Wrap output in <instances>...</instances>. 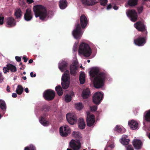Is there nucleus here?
<instances>
[{"mask_svg":"<svg viewBox=\"0 0 150 150\" xmlns=\"http://www.w3.org/2000/svg\"><path fill=\"white\" fill-rule=\"evenodd\" d=\"M113 8L115 10H116L118 9V7L116 6H114L113 7Z\"/></svg>","mask_w":150,"mask_h":150,"instance_id":"55","label":"nucleus"},{"mask_svg":"<svg viewBox=\"0 0 150 150\" xmlns=\"http://www.w3.org/2000/svg\"><path fill=\"white\" fill-rule=\"evenodd\" d=\"M33 11L36 18L39 17L42 20H46L49 18L45 8L43 6L38 5L34 6Z\"/></svg>","mask_w":150,"mask_h":150,"instance_id":"2","label":"nucleus"},{"mask_svg":"<svg viewBox=\"0 0 150 150\" xmlns=\"http://www.w3.org/2000/svg\"><path fill=\"white\" fill-rule=\"evenodd\" d=\"M24 150H36V149L33 145L30 144L25 147Z\"/></svg>","mask_w":150,"mask_h":150,"instance_id":"39","label":"nucleus"},{"mask_svg":"<svg viewBox=\"0 0 150 150\" xmlns=\"http://www.w3.org/2000/svg\"><path fill=\"white\" fill-rule=\"evenodd\" d=\"M134 43L137 45L141 46H143L146 43L145 38L139 37L134 40Z\"/></svg>","mask_w":150,"mask_h":150,"instance_id":"16","label":"nucleus"},{"mask_svg":"<svg viewBox=\"0 0 150 150\" xmlns=\"http://www.w3.org/2000/svg\"><path fill=\"white\" fill-rule=\"evenodd\" d=\"M90 95V90L88 88L83 90L82 96L84 99L88 98Z\"/></svg>","mask_w":150,"mask_h":150,"instance_id":"24","label":"nucleus"},{"mask_svg":"<svg viewBox=\"0 0 150 150\" xmlns=\"http://www.w3.org/2000/svg\"><path fill=\"white\" fill-rule=\"evenodd\" d=\"M86 122L87 125L89 127L93 126L95 123V117L94 116L87 112H86Z\"/></svg>","mask_w":150,"mask_h":150,"instance_id":"8","label":"nucleus"},{"mask_svg":"<svg viewBox=\"0 0 150 150\" xmlns=\"http://www.w3.org/2000/svg\"><path fill=\"white\" fill-rule=\"evenodd\" d=\"M78 52L79 55H83L85 57H88L92 53V50L88 44L82 42L79 45Z\"/></svg>","mask_w":150,"mask_h":150,"instance_id":"3","label":"nucleus"},{"mask_svg":"<svg viewBox=\"0 0 150 150\" xmlns=\"http://www.w3.org/2000/svg\"><path fill=\"white\" fill-rule=\"evenodd\" d=\"M111 5L110 4H109L108 5L107 7V10H109L111 8Z\"/></svg>","mask_w":150,"mask_h":150,"instance_id":"51","label":"nucleus"},{"mask_svg":"<svg viewBox=\"0 0 150 150\" xmlns=\"http://www.w3.org/2000/svg\"><path fill=\"white\" fill-rule=\"evenodd\" d=\"M70 128L67 125L62 126L59 128L60 134L62 137L67 136L70 133Z\"/></svg>","mask_w":150,"mask_h":150,"instance_id":"11","label":"nucleus"},{"mask_svg":"<svg viewBox=\"0 0 150 150\" xmlns=\"http://www.w3.org/2000/svg\"><path fill=\"white\" fill-rule=\"evenodd\" d=\"M43 96L45 99L50 100L54 99L55 94L54 91L51 90H47L44 92Z\"/></svg>","mask_w":150,"mask_h":150,"instance_id":"9","label":"nucleus"},{"mask_svg":"<svg viewBox=\"0 0 150 150\" xmlns=\"http://www.w3.org/2000/svg\"><path fill=\"white\" fill-rule=\"evenodd\" d=\"M12 96L13 98H16L17 96V94L16 93H13Z\"/></svg>","mask_w":150,"mask_h":150,"instance_id":"52","label":"nucleus"},{"mask_svg":"<svg viewBox=\"0 0 150 150\" xmlns=\"http://www.w3.org/2000/svg\"><path fill=\"white\" fill-rule=\"evenodd\" d=\"M126 148L127 150H134L133 147L131 145H129Z\"/></svg>","mask_w":150,"mask_h":150,"instance_id":"47","label":"nucleus"},{"mask_svg":"<svg viewBox=\"0 0 150 150\" xmlns=\"http://www.w3.org/2000/svg\"><path fill=\"white\" fill-rule=\"evenodd\" d=\"M134 27L139 31H143L146 30V27L143 23L141 22H137L134 25Z\"/></svg>","mask_w":150,"mask_h":150,"instance_id":"15","label":"nucleus"},{"mask_svg":"<svg viewBox=\"0 0 150 150\" xmlns=\"http://www.w3.org/2000/svg\"><path fill=\"white\" fill-rule=\"evenodd\" d=\"M4 18L3 16H0V25H2L4 23Z\"/></svg>","mask_w":150,"mask_h":150,"instance_id":"44","label":"nucleus"},{"mask_svg":"<svg viewBox=\"0 0 150 150\" xmlns=\"http://www.w3.org/2000/svg\"><path fill=\"white\" fill-rule=\"evenodd\" d=\"M66 119L68 122L71 125H73L75 123L77 119L74 113H68L66 115Z\"/></svg>","mask_w":150,"mask_h":150,"instance_id":"13","label":"nucleus"},{"mask_svg":"<svg viewBox=\"0 0 150 150\" xmlns=\"http://www.w3.org/2000/svg\"><path fill=\"white\" fill-rule=\"evenodd\" d=\"M137 1L138 0H129L127 4L129 6H133L137 4Z\"/></svg>","mask_w":150,"mask_h":150,"instance_id":"37","label":"nucleus"},{"mask_svg":"<svg viewBox=\"0 0 150 150\" xmlns=\"http://www.w3.org/2000/svg\"><path fill=\"white\" fill-rule=\"evenodd\" d=\"M23 59H24V62H26L28 60V59L25 56H23Z\"/></svg>","mask_w":150,"mask_h":150,"instance_id":"49","label":"nucleus"},{"mask_svg":"<svg viewBox=\"0 0 150 150\" xmlns=\"http://www.w3.org/2000/svg\"><path fill=\"white\" fill-rule=\"evenodd\" d=\"M55 90L59 96H61L63 93L62 88L60 86H58L56 87Z\"/></svg>","mask_w":150,"mask_h":150,"instance_id":"31","label":"nucleus"},{"mask_svg":"<svg viewBox=\"0 0 150 150\" xmlns=\"http://www.w3.org/2000/svg\"><path fill=\"white\" fill-rule=\"evenodd\" d=\"M26 1L29 4H31L33 2V0H26Z\"/></svg>","mask_w":150,"mask_h":150,"instance_id":"54","label":"nucleus"},{"mask_svg":"<svg viewBox=\"0 0 150 150\" xmlns=\"http://www.w3.org/2000/svg\"><path fill=\"white\" fill-rule=\"evenodd\" d=\"M6 67L9 70H10L12 72H14L16 71V68L15 66L10 64H8Z\"/></svg>","mask_w":150,"mask_h":150,"instance_id":"33","label":"nucleus"},{"mask_svg":"<svg viewBox=\"0 0 150 150\" xmlns=\"http://www.w3.org/2000/svg\"><path fill=\"white\" fill-rule=\"evenodd\" d=\"M67 150H72L71 149H67Z\"/></svg>","mask_w":150,"mask_h":150,"instance_id":"64","label":"nucleus"},{"mask_svg":"<svg viewBox=\"0 0 150 150\" xmlns=\"http://www.w3.org/2000/svg\"><path fill=\"white\" fill-rule=\"evenodd\" d=\"M6 91L8 92H10V87H9V86L8 85L7 86Z\"/></svg>","mask_w":150,"mask_h":150,"instance_id":"53","label":"nucleus"},{"mask_svg":"<svg viewBox=\"0 0 150 150\" xmlns=\"http://www.w3.org/2000/svg\"><path fill=\"white\" fill-rule=\"evenodd\" d=\"M74 59L72 64L70 67V72L71 74L73 76H75L79 72V63L77 61L76 55L74 58Z\"/></svg>","mask_w":150,"mask_h":150,"instance_id":"5","label":"nucleus"},{"mask_svg":"<svg viewBox=\"0 0 150 150\" xmlns=\"http://www.w3.org/2000/svg\"><path fill=\"white\" fill-rule=\"evenodd\" d=\"M126 13L127 17L133 22L136 21L137 19V12L133 10H129L126 11Z\"/></svg>","mask_w":150,"mask_h":150,"instance_id":"10","label":"nucleus"},{"mask_svg":"<svg viewBox=\"0 0 150 150\" xmlns=\"http://www.w3.org/2000/svg\"><path fill=\"white\" fill-rule=\"evenodd\" d=\"M15 59L18 62H20L21 60V58L19 57L16 56L15 57Z\"/></svg>","mask_w":150,"mask_h":150,"instance_id":"48","label":"nucleus"},{"mask_svg":"<svg viewBox=\"0 0 150 150\" xmlns=\"http://www.w3.org/2000/svg\"><path fill=\"white\" fill-rule=\"evenodd\" d=\"M80 68H83L82 67V64H81V66H80Z\"/></svg>","mask_w":150,"mask_h":150,"instance_id":"63","label":"nucleus"},{"mask_svg":"<svg viewBox=\"0 0 150 150\" xmlns=\"http://www.w3.org/2000/svg\"><path fill=\"white\" fill-rule=\"evenodd\" d=\"M30 76L31 77H35L36 76V74H33V72H30Z\"/></svg>","mask_w":150,"mask_h":150,"instance_id":"50","label":"nucleus"},{"mask_svg":"<svg viewBox=\"0 0 150 150\" xmlns=\"http://www.w3.org/2000/svg\"><path fill=\"white\" fill-rule=\"evenodd\" d=\"M72 136L76 139V141L79 140L81 141V134L79 132H73L72 133Z\"/></svg>","mask_w":150,"mask_h":150,"instance_id":"27","label":"nucleus"},{"mask_svg":"<svg viewBox=\"0 0 150 150\" xmlns=\"http://www.w3.org/2000/svg\"><path fill=\"white\" fill-rule=\"evenodd\" d=\"M28 62L29 63H32L33 62V60L30 59L29 61Z\"/></svg>","mask_w":150,"mask_h":150,"instance_id":"58","label":"nucleus"},{"mask_svg":"<svg viewBox=\"0 0 150 150\" xmlns=\"http://www.w3.org/2000/svg\"><path fill=\"white\" fill-rule=\"evenodd\" d=\"M133 144L137 149H139L141 148L142 143L141 141L138 139H134L132 142Z\"/></svg>","mask_w":150,"mask_h":150,"instance_id":"22","label":"nucleus"},{"mask_svg":"<svg viewBox=\"0 0 150 150\" xmlns=\"http://www.w3.org/2000/svg\"><path fill=\"white\" fill-rule=\"evenodd\" d=\"M68 63L65 61L62 60L59 62L58 67L59 70L62 72L64 71L67 69Z\"/></svg>","mask_w":150,"mask_h":150,"instance_id":"17","label":"nucleus"},{"mask_svg":"<svg viewBox=\"0 0 150 150\" xmlns=\"http://www.w3.org/2000/svg\"><path fill=\"white\" fill-rule=\"evenodd\" d=\"M87 62H88V63H89V62H90V60H87Z\"/></svg>","mask_w":150,"mask_h":150,"instance_id":"62","label":"nucleus"},{"mask_svg":"<svg viewBox=\"0 0 150 150\" xmlns=\"http://www.w3.org/2000/svg\"><path fill=\"white\" fill-rule=\"evenodd\" d=\"M79 43V42H75V43L74 44L73 48V52H76L77 51V47L78 45V44Z\"/></svg>","mask_w":150,"mask_h":150,"instance_id":"41","label":"nucleus"},{"mask_svg":"<svg viewBox=\"0 0 150 150\" xmlns=\"http://www.w3.org/2000/svg\"><path fill=\"white\" fill-rule=\"evenodd\" d=\"M22 12L19 8L16 9L15 12V15L17 18H20L22 16Z\"/></svg>","mask_w":150,"mask_h":150,"instance_id":"34","label":"nucleus"},{"mask_svg":"<svg viewBox=\"0 0 150 150\" xmlns=\"http://www.w3.org/2000/svg\"><path fill=\"white\" fill-rule=\"evenodd\" d=\"M61 84L63 88L64 89L67 88L69 86L70 78L69 71H67L62 75V77Z\"/></svg>","mask_w":150,"mask_h":150,"instance_id":"4","label":"nucleus"},{"mask_svg":"<svg viewBox=\"0 0 150 150\" xmlns=\"http://www.w3.org/2000/svg\"><path fill=\"white\" fill-rule=\"evenodd\" d=\"M86 126V124L83 119L82 118H80L78 121V127L81 129H83Z\"/></svg>","mask_w":150,"mask_h":150,"instance_id":"25","label":"nucleus"},{"mask_svg":"<svg viewBox=\"0 0 150 150\" xmlns=\"http://www.w3.org/2000/svg\"><path fill=\"white\" fill-rule=\"evenodd\" d=\"M24 18L25 20L27 21H30L32 18V16L30 9H28L26 10L24 15Z\"/></svg>","mask_w":150,"mask_h":150,"instance_id":"20","label":"nucleus"},{"mask_svg":"<svg viewBox=\"0 0 150 150\" xmlns=\"http://www.w3.org/2000/svg\"><path fill=\"white\" fill-rule=\"evenodd\" d=\"M39 120L40 123L44 126H47L49 124V122L45 120L44 116H41Z\"/></svg>","mask_w":150,"mask_h":150,"instance_id":"29","label":"nucleus"},{"mask_svg":"<svg viewBox=\"0 0 150 150\" xmlns=\"http://www.w3.org/2000/svg\"><path fill=\"white\" fill-rule=\"evenodd\" d=\"M25 91L27 93H28L29 92L28 88H25Z\"/></svg>","mask_w":150,"mask_h":150,"instance_id":"56","label":"nucleus"},{"mask_svg":"<svg viewBox=\"0 0 150 150\" xmlns=\"http://www.w3.org/2000/svg\"><path fill=\"white\" fill-rule=\"evenodd\" d=\"M75 107L78 110H80L83 108V106L81 103H77L75 104Z\"/></svg>","mask_w":150,"mask_h":150,"instance_id":"40","label":"nucleus"},{"mask_svg":"<svg viewBox=\"0 0 150 150\" xmlns=\"http://www.w3.org/2000/svg\"><path fill=\"white\" fill-rule=\"evenodd\" d=\"M84 5L86 6H92L96 4V0H81Z\"/></svg>","mask_w":150,"mask_h":150,"instance_id":"21","label":"nucleus"},{"mask_svg":"<svg viewBox=\"0 0 150 150\" xmlns=\"http://www.w3.org/2000/svg\"><path fill=\"white\" fill-rule=\"evenodd\" d=\"M23 79L24 80H25L26 79H27V78H26V76H24L23 77Z\"/></svg>","mask_w":150,"mask_h":150,"instance_id":"60","label":"nucleus"},{"mask_svg":"<svg viewBox=\"0 0 150 150\" xmlns=\"http://www.w3.org/2000/svg\"><path fill=\"white\" fill-rule=\"evenodd\" d=\"M79 80L81 84H83L85 81V74L84 72L81 71L80 73Z\"/></svg>","mask_w":150,"mask_h":150,"instance_id":"28","label":"nucleus"},{"mask_svg":"<svg viewBox=\"0 0 150 150\" xmlns=\"http://www.w3.org/2000/svg\"><path fill=\"white\" fill-rule=\"evenodd\" d=\"M23 74H24V75L25 74H26V72H25V71L23 72Z\"/></svg>","mask_w":150,"mask_h":150,"instance_id":"61","label":"nucleus"},{"mask_svg":"<svg viewBox=\"0 0 150 150\" xmlns=\"http://www.w3.org/2000/svg\"><path fill=\"white\" fill-rule=\"evenodd\" d=\"M147 135L148 137L149 138V139H150V133L148 134V133L147 132Z\"/></svg>","mask_w":150,"mask_h":150,"instance_id":"59","label":"nucleus"},{"mask_svg":"<svg viewBox=\"0 0 150 150\" xmlns=\"http://www.w3.org/2000/svg\"><path fill=\"white\" fill-rule=\"evenodd\" d=\"M127 136L125 135H122V138L120 140V142L124 145H127L128 144L130 140L127 139Z\"/></svg>","mask_w":150,"mask_h":150,"instance_id":"23","label":"nucleus"},{"mask_svg":"<svg viewBox=\"0 0 150 150\" xmlns=\"http://www.w3.org/2000/svg\"><path fill=\"white\" fill-rule=\"evenodd\" d=\"M80 142L81 141L79 140L76 141L72 139L70 142V146L73 150H80L81 146Z\"/></svg>","mask_w":150,"mask_h":150,"instance_id":"12","label":"nucleus"},{"mask_svg":"<svg viewBox=\"0 0 150 150\" xmlns=\"http://www.w3.org/2000/svg\"><path fill=\"white\" fill-rule=\"evenodd\" d=\"M23 91V88L21 85H18L17 86L16 92L18 95L21 94Z\"/></svg>","mask_w":150,"mask_h":150,"instance_id":"32","label":"nucleus"},{"mask_svg":"<svg viewBox=\"0 0 150 150\" xmlns=\"http://www.w3.org/2000/svg\"><path fill=\"white\" fill-rule=\"evenodd\" d=\"M74 95L73 92H72L71 93V95L68 94H67L65 97V100L66 102H69L71 100V98L72 96Z\"/></svg>","mask_w":150,"mask_h":150,"instance_id":"36","label":"nucleus"},{"mask_svg":"<svg viewBox=\"0 0 150 150\" xmlns=\"http://www.w3.org/2000/svg\"><path fill=\"white\" fill-rule=\"evenodd\" d=\"M80 22L82 28H85L87 24L88 19L84 15H82L81 16Z\"/></svg>","mask_w":150,"mask_h":150,"instance_id":"18","label":"nucleus"},{"mask_svg":"<svg viewBox=\"0 0 150 150\" xmlns=\"http://www.w3.org/2000/svg\"><path fill=\"white\" fill-rule=\"evenodd\" d=\"M103 93L100 92L96 93L93 97V101L94 103L99 104L103 98Z\"/></svg>","mask_w":150,"mask_h":150,"instance_id":"7","label":"nucleus"},{"mask_svg":"<svg viewBox=\"0 0 150 150\" xmlns=\"http://www.w3.org/2000/svg\"><path fill=\"white\" fill-rule=\"evenodd\" d=\"M128 125L132 130H136L139 129L138 124L135 120H132L129 121Z\"/></svg>","mask_w":150,"mask_h":150,"instance_id":"14","label":"nucleus"},{"mask_svg":"<svg viewBox=\"0 0 150 150\" xmlns=\"http://www.w3.org/2000/svg\"><path fill=\"white\" fill-rule=\"evenodd\" d=\"M145 113L144 117L145 120L148 122H150V110L146 111Z\"/></svg>","mask_w":150,"mask_h":150,"instance_id":"35","label":"nucleus"},{"mask_svg":"<svg viewBox=\"0 0 150 150\" xmlns=\"http://www.w3.org/2000/svg\"><path fill=\"white\" fill-rule=\"evenodd\" d=\"M67 4L66 0H60L59 1V6L61 9H65L67 6Z\"/></svg>","mask_w":150,"mask_h":150,"instance_id":"26","label":"nucleus"},{"mask_svg":"<svg viewBox=\"0 0 150 150\" xmlns=\"http://www.w3.org/2000/svg\"><path fill=\"white\" fill-rule=\"evenodd\" d=\"M4 79V78L2 75V73H0V83H2Z\"/></svg>","mask_w":150,"mask_h":150,"instance_id":"46","label":"nucleus"},{"mask_svg":"<svg viewBox=\"0 0 150 150\" xmlns=\"http://www.w3.org/2000/svg\"><path fill=\"white\" fill-rule=\"evenodd\" d=\"M108 0H100V2L101 5L104 6L107 4Z\"/></svg>","mask_w":150,"mask_h":150,"instance_id":"43","label":"nucleus"},{"mask_svg":"<svg viewBox=\"0 0 150 150\" xmlns=\"http://www.w3.org/2000/svg\"><path fill=\"white\" fill-rule=\"evenodd\" d=\"M91 81L94 87L97 88L103 87L107 75L104 72L101 71V69L98 67L92 68L89 72Z\"/></svg>","mask_w":150,"mask_h":150,"instance_id":"1","label":"nucleus"},{"mask_svg":"<svg viewBox=\"0 0 150 150\" xmlns=\"http://www.w3.org/2000/svg\"><path fill=\"white\" fill-rule=\"evenodd\" d=\"M83 31L81 30L80 26L78 24L72 31V35L74 38L76 39H80L82 36Z\"/></svg>","mask_w":150,"mask_h":150,"instance_id":"6","label":"nucleus"},{"mask_svg":"<svg viewBox=\"0 0 150 150\" xmlns=\"http://www.w3.org/2000/svg\"><path fill=\"white\" fill-rule=\"evenodd\" d=\"M3 70L4 73L6 74L8 72L9 69L7 67H4L3 68Z\"/></svg>","mask_w":150,"mask_h":150,"instance_id":"45","label":"nucleus"},{"mask_svg":"<svg viewBox=\"0 0 150 150\" xmlns=\"http://www.w3.org/2000/svg\"><path fill=\"white\" fill-rule=\"evenodd\" d=\"M90 109L91 111L92 112H95L97 109V106L96 105H93L90 106Z\"/></svg>","mask_w":150,"mask_h":150,"instance_id":"42","label":"nucleus"},{"mask_svg":"<svg viewBox=\"0 0 150 150\" xmlns=\"http://www.w3.org/2000/svg\"><path fill=\"white\" fill-rule=\"evenodd\" d=\"M19 3L21 4H23L24 2V0H19Z\"/></svg>","mask_w":150,"mask_h":150,"instance_id":"57","label":"nucleus"},{"mask_svg":"<svg viewBox=\"0 0 150 150\" xmlns=\"http://www.w3.org/2000/svg\"><path fill=\"white\" fill-rule=\"evenodd\" d=\"M0 107L1 109L5 110L6 109V105L5 101L2 100H0Z\"/></svg>","mask_w":150,"mask_h":150,"instance_id":"38","label":"nucleus"},{"mask_svg":"<svg viewBox=\"0 0 150 150\" xmlns=\"http://www.w3.org/2000/svg\"><path fill=\"white\" fill-rule=\"evenodd\" d=\"M114 131L119 133H123L125 132V130L122 126L117 125L114 128Z\"/></svg>","mask_w":150,"mask_h":150,"instance_id":"30","label":"nucleus"},{"mask_svg":"<svg viewBox=\"0 0 150 150\" xmlns=\"http://www.w3.org/2000/svg\"><path fill=\"white\" fill-rule=\"evenodd\" d=\"M6 23L8 27H12L16 25V23L13 18L9 17L7 19Z\"/></svg>","mask_w":150,"mask_h":150,"instance_id":"19","label":"nucleus"}]
</instances>
